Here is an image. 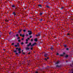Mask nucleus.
I'll return each instance as SVG.
<instances>
[{"label":"nucleus","instance_id":"f257e3e1","mask_svg":"<svg viewBox=\"0 0 73 73\" xmlns=\"http://www.w3.org/2000/svg\"><path fill=\"white\" fill-rule=\"evenodd\" d=\"M15 50H14L13 51V52L15 53V54H16L17 56H19L20 55H19V53L20 54L21 53V48H15ZM17 51H18V53H17Z\"/></svg>","mask_w":73,"mask_h":73},{"label":"nucleus","instance_id":"f03ea898","mask_svg":"<svg viewBox=\"0 0 73 73\" xmlns=\"http://www.w3.org/2000/svg\"><path fill=\"white\" fill-rule=\"evenodd\" d=\"M29 35H31L32 34V32L31 31H28Z\"/></svg>","mask_w":73,"mask_h":73},{"label":"nucleus","instance_id":"7ed1b4c3","mask_svg":"<svg viewBox=\"0 0 73 73\" xmlns=\"http://www.w3.org/2000/svg\"><path fill=\"white\" fill-rule=\"evenodd\" d=\"M46 8H52L51 7L49 6H48V5H46Z\"/></svg>","mask_w":73,"mask_h":73},{"label":"nucleus","instance_id":"20e7f679","mask_svg":"<svg viewBox=\"0 0 73 73\" xmlns=\"http://www.w3.org/2000/svg\"><path fill=\"white\" fill-rule=\"evenodd\" d=\"M12 7H13V8H15V9H17V8H16V6H15V5L13 4L12 5Z\"/></svg>","mask_w":73,"mask_h":73},{"label":"nucleus","instance_id":"39448f33","mask_svg":"<svg viewBox=\"0 0 73 73\" xmlns=\"http://www.w3.org/2000/svg\"><path fill=\"white\" fill-rule=\"evenodd\" d=\"M32 44V43L31 42L29 43V44L27 45V46L29 47L30 45H31V44Z\"/></svg>","mask_w":73,"mask_h":73},{"label":"nucleus","instance_id":"423d86ee","mask_svg":"<svg viewBox=\"0 0 73 73\" xmlns=\"http://www.w3.org/2000/svg\"><path fill=\"white\" fill-rule=\"evenodd\" d=\"M25 50H29L30 49L29 47H27L25 48Z\"/></svg>","mask_w":73,"mask_h":73},{"label":"nucleus","instance_id":"0eeeda50","mask_svg":"<svg viewBox=\"0 0 73 73\" xmlns=\"http://www.w3.org/2000/svg\"><path fill=\"white\" fill-rule=\"evenodd\" d=\"M48 56V55L47 54H45L44 55V57H48L47 56Z\"/></svg>","mask_w":73,"mask_h":73},{"label":"nucleus","instance_id":"6e6552de","mask_svg":"<svg viewBox=\"0 0 73 73\" xmlns=\"http://www.w3.org/2000/svg\"><path fill=\"white\" fill-rule=\"evenodd\" d=\"M22 32V30L21 29H20L19 30V31L18 33H20V32Z\"/></svg>","mask_w":73,"mask_h":73},{"label":"nucleus","instance_id":"1a4fd4ad","mask_svg":"<svg viewBox=\"0 0 73 73\" xmlns=\"http://www.w3.org/2000/svg\"><path fill=\"white\" fill-rule=\"evenodd\" d=\"M36 36H40V33H38V35H36Z\"/></svg>","mask_w":73,"mask_h":73},{"label":"nucleus","instance_id":"9d476101","mask_svg":"<svg viewBox=\"0 0 73 73\" xmlns=\"http://www.w3.org/2000/svg\"><path fill=\"white\" fill-rule=\"evenodd\" d=\"M38 7H39V8H42V5H38Z\"/></svg>","mask_w":73,"mask_h":73},{"label":"nucleus","instance_id":"9b49d317","mask_svg":"<svg viewBox=\"0 0 73 73\" xmlns=\"http://www.w3.org/2000/svg\"><path fill=\"white\" fill-rule=\"evenodd\" d=\"M34 41H35V42H37V38H35L34 39Z\"/></svg>","mask_w":73,"mask_h":73},{"label":"nucleus","instance_id":"f8f14e48","mask_svg":"<svg viewBox=\"0 0 73 73\" xmlns=\"http://www.w3.org/2000/svg\"><path fill=\"white\" fill-rule=\"evenodd\" d=\"M13 14L14 15V16H15L16 15V13H15V12H14L13 13Z\"/></svg>","mask_w":73,"mask_h":73},{"label":"nucleus","instance_id":"ddd939ff","mask_svg":"<svg viewBox=\"0 0 73 73\" xmlns=\"http://www.w3.org/2000/svg\"><path fill=\"white\" fill-rule=\"evenodd\" d=\"M59 56H61V57H63L64 56V55H63V54H60L59 55Z\"/></svg>","mask_w":73,"mask_h":73},{"label":"nucleus","instance_id":"4468645a","mask_svg":"<svg viewBox=\"0 0 73 73\" xmlns=\"http://www.w3.org/2000/svg\"><path fill=\"white\" fill-rule=\"evenodd\" d=\"M64 46V47H65V48H66V46H67V45L66 44H64L63 45Z\"/></svg>","mask_w":73,"mask_h":73},{"label":"nucleus","instance_id":"2eb2a0df","mask_svg":"<svg viewBox=\"0 0 73 73\" xmlns=\"http://www.w3.org/2000/svg\"><path fill=\"white\" fill-rule=\"evenodd\" d=\"M22 36L23 37H25V34H22Z\"/></svg>","mask_w":73,"mask_h":73},{"label":"nucleus","instance_id":"dca6fc26","mask_svg":"<svg viewBox=\"0 0 73 73\" xmlns=\"http://www.w3.org/2000/svg\"><path fill=\"white\" fill-rule=\"evenodd\" d=\"M42 14H43V13H42V12H40V16H41V15H42Z\"/></svg>","mask_w":73,"mask_h":73},{"label":"nucleus","instance_id":"f3484780","mask_svg":"<svg viewBox=\"0 0 73 73\" xmlns=\"http://www.w3.org/2000/svg\"><path fill=\"white\" fill-rule=\"evenodd\" d=\"M69 57V56H68L67 55H66V56H65V58H67V57Z\"/></svg>","mask_w":73,"mask_h":73},{"label":"nucleus","instance_id":"a211bd4d","mask_svg":"<svg viewBox=\"0 0 73 73\" xmlns=\"http://www.w3.org/2000/svg\"><path fill=\"white\" fill-rule=\"evenodd\" d=\"M50 49L51 50H53V47H51L50 48Z\"/></svg>","mask_w":73,"mask_h":73},{"label":"nucleus","instance_id":"6ab92c4d","mask_svg":"<svg viewBox=\"0 0 73 73\" xmlns=\"http://www.w3.org/2000/svg\"><path fill=\"white\" fill-rule=\"evenodd\" d=\"M23 32H26V30L25 29L23 30Z\"/></svg>","mask_w":73,"mask_h":73},{"label":"nucleus","instance_id":"aec40b11","mask_svg":"<svg viewBox=\"0 0 73 73\" xmlns=\"http://www.w3.org/2000/svg\"><path fill=\"white\" fill-rule=\"evenodd\" d=\"M56 55L57 56H60V54H59L58 53H56Z\"/></svg>","mask_w":73,"mask_h":73},{"label":"nucleus","instance_id":"412c9836","mask_svg":"<svg viewBox=\"0 0 73 73\" xmlns=\"http://www.w3.org/2000/svg\"><path fill=\"white\" fill-rule=\"evenodd\" d=\"M15 47H18V45H15Z\"/></svg>","mask_w":73,"mask_h":73},{"label":"nucleus","instance_id":"4be33fe9","mask_svg":"<svg viewBox=\"0 0 73 73\" xmlns=\"http://www.w3.org/2000/svg\"><path fill=\"white\" fill-rule=\"evenodd\" d=\"M16 37H18L19 36V34H17L16 35Z\"/></svg>","mask_w":73,"mask_h":73},{"label":"nucleus","instance_id":"5701e85b","mask_svg":"<svg viewBox=\"0 0 73 73\" xmlns=\"http://www.w3.org/2000/svg\"><path fill=\"white\" fill-rule=\"evenodd\" d=\"M36 44H37V43H36V42H34L33 44V45H36Z\"/></svg>","mask_w":73,"mask_h":73},{"label":"nucleus","instance_id":"b1692460","mask_svg":"<svg viewBox=\"0 0 73 73\" xmlns=\"http://www.w3.org/2000/svg\"><path fill=\"white\" fill-rule=\"evenodd\" d=\"M59 62H57L56 63V64H59Z\"/></svg>","mask_w":73,"mask_h":73},{"label":"nucleus","instance_id":"393cba45","mask_svg":"<svg viewBox=\"0 0 73 73\" xmlns=\"http://www.w3.org/2000/svg\"><path fill=\"white\" fill-rule=\"evenodd\" d=\"M62 9H64V7H62L60 9H61V10H62Z\"/></svg>","mask_w":73,"mask_h":73},{"label":"nucleus","instance_id":"a878e982","mask_svg":"<svg viewBox=\"0 0 73 73\" xmlns=\"http://www.w3.org/2000/svg\"><path fill=\"white\" fill-rule=\"evenodd\" d=\"M20 38L19 37H18L17 38V40H19V39H20Z\"/></svg>","mask_w":73,"mask_h":73},{"label":"nucleus","instance_id":"bb28decb","mask_svg":"<svg viewBox=\"0 0 73 73\" xmlns=\"http://www.w3.org/2000/svg\"><path fill=\"white\" fill-rule=\"evenodd\" d=\"M18 42H20L21 41V40H20V39H19L18 40Z\"/></svg>","mask_w":73,"mask_h":73},{"label":"nucleus","instance_id":"cd10ccee","mask_svg":"<svg viewBox=\"0 0 73 73\" xmlns=\"http://www.w3.org/2000/svg\"><path fill=\"white\" fill-rule=\"evenodd\" d=\"M56 67H60V66H58V65H57L56 66Z\"/></svg>","mask_w":73,"mask_h":73},{"label":"nucleus","instance_id":"c85d7f7f","mask_svg":"<svg viewBox=\"0 0 73 73\" xmlns=\"http://www.w3.org/2000/svg\"><path fill=\"white\" fill-rule=\"evenodd\" d=\"M42 19H41L39 20L40 21H42Z\"/></svg>","mask_w":73,"mask_h":73},{"label":"nucleus","instance_id":"c756f323","mask_svg":"<svg viewBox=\"0 0 73 73\" xmlns=\"http://www.w3.org/2000/svg\"><path fill=\"white\" fill-rule=\"evenodd\" d=\"M21 45H23L24 44V42H22L21 43Z\"/></svg>","mask_w":73,"mask_h":73},{"label":"nucleus","instance_id":"7c9ffc66","mask_svg":"<svg viewBox=\"0 0 73 73\" xmlns=\"http://www.w3.org/2000/svg\"><path fill=\"white\" fill-rule=\"evenodd\" d=\"M34 46V45H33V44L31 45V47H33V46Z\"/></svg>","mask_w":73,"mask_h":73},{"label":"nucleus","instance_id":"2f4dec72","mask_svg":"<svg viewBox=\"0 0 73 73\" xmlns=\"http://www.w3.org/2000/svg\"><path fill=\"white\" fill-rule=\"evenodd\" d=\"M66 50H69V48H67L66 49Z\"/></svg>","mask_w":73,"mask_h":73},{"label":"nucleus","instance_id":"473e14b6","mask_svg":"<svg viewBox=\"0 0 73 73\" xmlns=\"http://www.w3.org/2000/svg\"><path fill=\"white\" fill-rule=\"evenodd\" d=\"M27 39L28 40H30V38H29V37Z\"/></svg>","mask_w":73,"mask_h":73},{"label":"nucleus","instance_id":"72a5a7b5","mask_svg":"<svg viewBox=\"0 0 73 73\" xmlns=\"http://www.w3.org/2000/svg\"><path fill=\"white\" fill-rule=\"evenodd\" d=\"M17 45L18 46H19V43H17Z\"/></svg>","mask_w":73,"mask_h":73},{"label":"nucleus","instance_id":"f704fd0d","mask_svg":"<svg viewBox=\"0 0 73 73\" xmlns=\"http://www.w3.org/2000/svg\"><path fill=\"white\" fill-rule=\"evenodd\" d=\"M32 37V36H30V37H29V38H31Z\"/></svg>","mask_w":73,"mask_h":73},{"label":"nucleus","instance_id":"c9c22d12","mask_svg":"<svg viewBox=\"0 0 73 73\" xmlns=\"http://www.w3.org/2000/svg\"><path fill=\"white\" fill-rule=\"evenodd\" d=\"M26 42H28V40L27 39L26 40Z\"/></svg>","mask_w":73,"mask_h":73},{"label":"nucleus","instance_id":"e433bc0d","mask_svg":"<svg viewBox=\"0 0 73 73\" xmlns=\"http://www.w3.org/2000/svg\"><path fill=\"white\" fill-rule=\"evenodd\" d=\"M12 45H14V43H12L11 44Z\"/></svg>","mask_w":73,"mask_h":73},{"label":"nucleus","instance_id":"4c0bfd02","mask_svg":"<svg viewBox=\"0 0 73 73\" xmlns=\"http://www.w3.org/2000/svg\"><path fill=\"white\" fill-rule=\"evenodd\" d=\"M25 44H28V42H26L25 43Z\"/></svg>","mask_w":73,"mask_h":73},{"label":"nucleus","instance_id":"58836bf2","mask_svg":"<svg viewBox=\"0 0 73 73\" xmlns=\"http://www.w3.org/2000/svg\"><path fill=\"white\" fill-rule=\"evenodd\" d=\"M11 32H12V31H11L9 33V34H10V35H11Z\"/></svg>","mask_w":73,"mask_h":73},{"label":"nucleus","instance_id":"ea45409f","mask_svg":"<svg viewBox=\"0 0 73 73\" xmlns=\"http://www.w3.org/2000/svg\"><path fill=\"white\" fill-rule=\"evenodd\" d=\"M63 55H64V54H65V53L64 52H63Z\"/></svg>","mask_w":73,"mask_h":73},{"label":"nucleus","instance_id":"a19ab883","mask_svg":"<svg viewBox=\"0 0 73 73\" xmlns=\"http://www.w3.org/2000/svg\"><path fill=\"white\" fill-rule=\"evenodd\" d=\"M70 66H71V67H72V66H72V64H70Z\"/></svg>","mask_w":73,"mask_h":73},{"label":"nucleus","instance_id":"79ce46f5","mask_svg":"<svg viewBox=\"0 0 73 73\" xmlns=\"http://www.w3.org/2000/svg\"><path fill=\"white\" fill-rule=\"evenodd\" d=\"M31 50H33V48L32 47L31 48Z\"/></svg>","mask_w":73,"mask_h":73},{"label":"nucleus","instance_id":"37998d69","mask_svg":"<svg viewBox=\"0 0 73 73\" xmlns=\"http://www.w3.org/2000/svg\"><path fill=\"white\" fill-rule=\"evenodd\" d=\"M26 36H28V34H26Z\"/></svg>","mask_w":73,"mask_h":73},{"label":"nucleus","instance_id":"c03bdc74","mask_svg":"<svg viewBox=\"0 0 73 73\" xmlns=\"http://www.w3.org/2000/svg\"><path fill=\"white\" fill-rule=\"evenodd\" d=\"M33 39H31V41H33Z\"/></svg>","mask_w":73,"mask_h":73},{"label":"nucleus","instance_id":"a18cd8bd","mask_svg":"<svg viewBox=\"0 0 73 73\" xmlns=\"http://www.w3.org/2000/svg\"><path fill=\"white\" fill-rule=\"evenodd\" d=\"M35 73H38V72L37 71H36L35 72Z\"/></svg>","mask_w":73,"mask_h":73},{"label":"nucleus","instance_id":"49530a36","mask_svg":"<svg viewBox=\"0 0 73 73\" xmlns=\"http://www.w3.org/2000/svg\"><path fill=\"white\" fill-rule=\"evenodd\" d=\"M22 53L23 54H25V52H23Z\"/></svg>","mask_w":73,"mask_h":73},{"label":"nucleus","instance_id":"de8ad7c7","mask_svg":"<svg viewBox=\"0 0 73 73\" xmlns=\"http://www.w3.org/2000/svg\"><path fill=\"white\" fill-rule=\"evenodd\" d=\"M44 60H46V61L47 60V59H46V58H45Z\"/></svg>","mask_w":73,"mask_h":73},{"label":"nucleus","instance_id":"09e8293b","mask_svg":"<svg viewBox=\"0 0 73 73\" xmlns=\"http://www.w3.org/2000/svg\"><path fill=\"white\" fill-rule=\"evenodd\" d=\"M5 21L6 22H8V21H7V20H5Z\"/></svg>","mask_w":73,"mask_h":73},{"label":"nucleus","instance_id":"8fccbe9b","mask_svg":"<svg viewBox=\"0 0 73 73\" xmlns=\"http://www.w3.org/2000/svg\"><path fill=\"white\" fill-rule=\"evenodd\" d=\"M22 34H20V36H22Z\"/></svg>","mask_w":73,"mask_h":73},{"label":"nucleus","instance_id":"3c124183","mask_svg":"<svg viewBox=\"0 0 73 73\" xmlns=\"http://www.w3.org/2000/svg\"><path fill=\"white\" fill-rule=\"evenodd\" d=\"M67 35H70V34H69V33H67Z\"/></svg>","mask_w":73,"mask_h":73},{"label":"nucleus","instance_id":"603ef678","mask_svg":"<svg viewBox=\"0 0 73 73\" xmlns=\"http://www.w3.org/2000/svg\"><path fill=\"white\" fill-rule=\"evenodd\" d=\"M31 54V52H29L28 53V54Z\"/></svg>","mask_w":73,"mask_h":73},{"label":"nucleus","instance_id":"864d4df0","mask_svg":"<svg viewBox=\"0 0 73 73\" xmlns=\"http://www.w3.org/2000/svg\"><path fill=\"white\" fill-rule=\"evenodd\" d=\"M47 58V59H49V58H48V56L47 57H46Z\"/></svg>","mask_w":73,"mask_h":73},{"label":"nucleus","instance_id":"5fc2aeb1","mask_svg":"<svg viewBox=\"0 0 73 73\" xmlns=\"http://www.w3.org/2000/svg\"><path fill=\"white\" fill-rule=\"evenodd\" d=\"M22 40H24V38H22L21 39Z\"/></svg>","mask_w":73,"mask_h":73},{"label":"nucleus","instance_id":"6e6d98bb","mask_svg":"<svg viewBox=\"0 0 73 73\" xmlns=\"http://www.w3.org/2000/svg\"><path fill=\"white\" fill-rule=\"evenodd\" d=\"M23 51H24V50H22V53H23Z\"/></svg>","mask_w":73,"mask_h":73},{"label":"nucleus","instance_id":"4d7b16f0","mask_svg":"<svg viewBox=\"0 0 73 73\" xmlns=\"http://www.w3.org/2000/svg\"><path fill=\"white\" fill-rule=\"evenodd\" d=\"M69 38V39H70V38H71L70 37Z\"/></svg>","mask_w":73,"mask_h":73},{"label":"nucleus","instance_id":"13d9d810","mask_svg":"<svg viewBox=\"0 0 73 73\" xmlns=\"http://www.w3.org/2000/svg\"><path fill=\"white\" fill-rule=\"evenodd\" d=\"M72 73H73V71L72 72Z\"/></svg>","mask_w":73,"mask_h":73},{"label":"nucleus","instance_id":"bf43d9fd","mask_svg":"<svg viewBox=\"0 0 73 73\" xmlns=\"http://www.w3.org/2000/svg\"><path fill=\"white\" fill-rule=\"evenodd\" d=\"M71 39H73V38H71Z\"/></svg>","mask_w":73,"mask_h":73},{"label":"nucleus","instance_id":"052dcab7","mask_svg":"<svg viewBox=\"0 0 73 73\" xmlns=\"http://www.w3.org/2000/svg\"><path fill=\"white\" fill-rule=\"evenodd\" d=\"M0 37H1V36L0 35Z\"/></svg>","mask_w":73,"mask_h":73},{"label":"nucleus","instance_id":"680f3d73","mask_svg":"<svg viewBox=\"0 0 73 73\" xmlns=\"http://www.w3.org/2000/svg\"><path fill=\"white\" fill-rule=\"evenodd\" d=\"M15 11H16V9H15Z\"/></svg>","mask_w":73,"mask_h":73}]
</instances>
